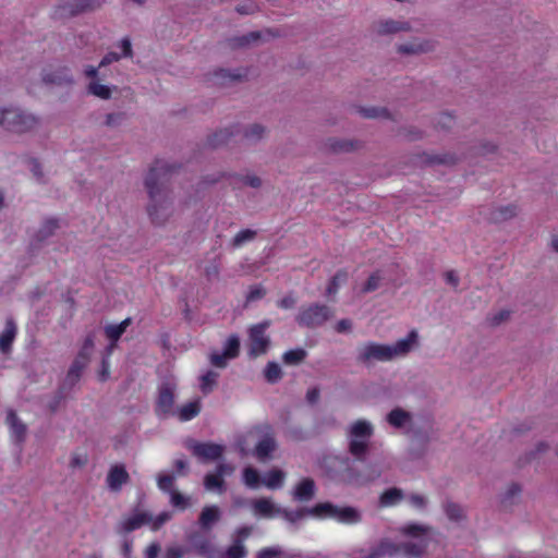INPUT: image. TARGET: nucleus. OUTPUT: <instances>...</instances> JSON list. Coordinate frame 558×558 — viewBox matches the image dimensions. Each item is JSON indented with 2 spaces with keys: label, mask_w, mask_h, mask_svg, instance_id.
<instances>
[{
  "label": "nucleus",
  "mask_w": 558,
  "mask_h": 558,
  "mask_svg": "<svg viewBox=\"0 0 558 558\" xmlns=\"http://www.w3.org/2000/svg\"><path fill=\"white\" fill-rule=\"evenodd\" d=\"M313 517L318 519H332L342 524H356L361 521V513L351 506L339 507L329 501L318 502L312 507Z\"/></svg>",
  "instance_id": "7ed1b4c3"
},
{
  "label": "nucleus",
  "mask_w": 558,
  "mask_h": 558,
  "mask_svg": "<svg viewBox=\"0 0 558 558\" xmlns=\"http://www.w3.org/2000/svg\"><path fill=\"white\" fill-rule=\"evenodd\" d=\"M187 448L195 457L204 461L219 460L225 452V447L222 445L214 442H199L191 440L187 444Z\"/></svg>",
  "instance_id": "9d476101"
},
{
  "label": "nucleus",
  "mask_w": 558,
  "mask_h": 558,
  "mask_svg": "<svg viewBox=\"0 0 558 558\" xmlns=\"http://www.w3.org/2000/svg\"><path fill=\"white\" fill-rule=\"evenodd\" d=\"M270 325V320L266 319L250 327L248 356L251 359H256L268 351L270 338L266 335V331Z\"/></svg>",
  "instance_id": "423d86ee"
},
{
  "label": "nucleus",
  "mask_w": 558,
  "mask_h": 558,
  "mask_svg": "<svg viewBox=\"0 0 558 558\" xmlns=\"http://www.w3.org/2000/svg\"><path fill=\"white\" fill-rule=\"evenodd\" d=\"M265 295H266V290L262 286H259V284L252 286L246 295V302H254L256 300H260Z\"/></svg>",
  "instance_id": "13d9d810"
},
{
  "label": "nucleus",
  "mask_w": 558,
  "mask_h": 558,
  "mask_svg": "<svg viewBox=\"0 0 558 558\" xmlns=\"http://www.w3.org/2000/svg\"><path fill=\"white\" fill-rule=\"evenodd\" d=\"M352 323L348 318L340 319L337 325L335 326V329L337 332L342 333L347 332L351 329Z\"/></svg>",
  "instance_id": "774afa93"
},
{
  "label": "nucleus",
  "mask_w": 558,
  "mask_h": 558,
  "mask_svg": "<svg viewBox=\"0 0 558 558\" xmlns=\"http://www.w3.org/2000/svg\"><path fill=\"white\" fill-rule=\"evenodd\" d=\"M402 533L412 536V537H418L423 534H425L426 529L423 525L411 523L407 524L401 529Z\"/></svg>",
  "instance_id": "603ef678"
},
{
  "label": "nucleus",
  "mask_w": 558,
  "mask_h": 558,
  "mask_svg": "<svg viewBox=\"0 0 558 558\" xmlns=\"http://www.w3.org/2000/svg\"><path fill=\"white\" fill-rule=\"evenodd\" d=\"M430 50V45L426 43H409L398 47L400 53H421Z\"/></svg>",
  "instance_id": "c9c22d12"
},
{
  "label": "nucleus",
  "mask_w": 558,
  "mask_h": 558,
  "mask_svg": "<svg viewBox=\"0 0 558 558\" xmlns=\"http://www.w3.org/2000/svg\"><path fill=\"white\" fill-rule=\"evenodd\" d=\"M129 480L130 475L124 465L116 464L110 468L106 482L110 490L119 492Z\"/></svg>",
  "instance_id": "ddd939ff"
},
{
  "label": "nucleus",
  "mask_w": 558,
  "mask_h": 558,
  "mask_svg": "<svg viewBox=\"0 0 558 558\" xmlns=\"http://www.w3.org/2000/svg\"><path fill=\"white\" fill-rule=\"evenodd\" d=\"M260 33L259 32H251L250 34L247 35H244V36H241V37H236V38H233L230 40V45L232 47H243V46H246L253 41H256L260 38Z\"/></svg>",
  "instance_id": "c03bdc74"
},
{
  "label": "nucleus",
  "mask_w": 558,
  "mask_h": 558,
  "mask_svg": "<svg viewBox=\"0 0 558 558\" xmlns=\"http://www.w3.org/2000/svg\"><path fill=\"white\" fill-rule=\"evenodd\" d=\"M246 555L247 550L241 539H235L226 553L227 558H245Z\"/></svg>",
  "instance_id": "37998d69"
},
{
  "label": "nucleus",
  "mask_w": 558,
  "mask_h": 558,
  "mask_svg": "<svg viewBox=\"0 0 558 558\" xmlns=\"http://www.w3.org/2000/svg\"><path fill=\"white\" fill-rule=\"evenodd\" d=\"M403 499V493L400 488L392 487L386 489L379 497L381 507H391L399 504Z\"/></svg>",
  "instance_id": "bb28decb"
},
{
  "label": "nucleus",
  "mask_w": 558,
  "mask_h": 558,
  "mask_svg": "<svg viewBox=\"0 0 558 558\" xmlns=\"http://www.w3.org/2000/svg\"><path fill=\"white\" fill-rule=\"evenodd\" d=\"M218 374L214 371H207L201 377V389L204 393H208L217 384Z\"/></svg>",
  "instance_id": "ea45409f"
},
{
  "label": "nucleus",
  "mask_w": 558,
  "mask_h": 558,
  "mask_svg": "<svg viewBox=\"0 0 558 558\" xmlns=\"http://www.w3.org/2000/svg\"><path fill=\"white\" fill-rule=\"evenodd\" d=\"M264 376L269 384H275L282 377L281 367L276 362H268L264 369Z\"/></svg>",
  "instance_id": "e433bc0d"
},
{
  "label": "nucleus",
  "mask_w": 558,
  "mask_h": 558,
  "mask_svg": "<svg viewBox=\"0 0 558 558\" xmlns=\"http://www.w3.org/2000/svg\"><path fill=\"white\" fill-rule=\"evenodd\" d=\"M282 550L278 547H264L257 551L256 558H280Z\"/></svg>",
  "instance_id": "6e6d98bb"
},
{
  "label": "nucleus",
  "mask_w": 558,
  "mask_h": 558,
  "mask_svg": "<svg viewBox=\"0 0 558 558\" xmlns=\"http://www.w3.org/2000/svg\"><path fill=\"white\" fill-rule=\"evenodd\" d=\"M175 387L170 383H163L158 389L155 403V413L158 417H167L175 414Z\"/></svg>",
  "instance_id": "1a4fd4ad"
},
{
  "label": "nucleus",
  "mask_w": 558,
  "mask_h": 558,
  "mask_svg": "<svg viewBox=\"0 0 558 558\" xmlns=\"http://www.w3.org/2000/svg\"><path fill=\"white\" fill-rule=\"evenodd\" d=\"M227 360H229V357L223 352L213 353L210 355V363L219 368H225L227 366Z\"/></svg>",
  "instance_id": "bf43d9fd"
},
{
  "label": "nucleus",
  "mask_w": 558,
  "mask_h": 558,
  "mask_svg": "<svg viewBox=\"0 0 558 558\" xmlns=\"http://www.w3.org/2000/svg\"><path fill=\"white\" fill-rule=\"evenodd\" d=\"M239 133L240 129L236 125L230 129L220 130L208 137L207 145L211 148H217L229 143L230 138Z\"/></svg>",
  "instance_id": "412c9836"
},
{
  "label": "nucleus",
  "mask_w": 558,
  "mask_h": 558,
  "mask_svg": "<svg viewBox=\"0 0 558 558\" xmlns=\"http://www.w3.org/2000/svg\"><path fill=\"white\" fill-rule=\"evenodd\" d=\"M418 335L416 330H411L403 339L398 340L390 345L392 359L408 354L417 343Z\"/></svg>",
  "instance_id": "f3484780"
},
{
  "label": "nucleus",
  "mask_w": 558,
  "mask_h": 558,
  "mask_svg": "<svg viewBox=\"0 0 558 558\" xmlns=\"http://www.w3.org/2000/svg\"><path fill=\"white\" fill-rule=\"evenodd\" d=\"M255 236H256V231L251 230V229H243V230L239 231L232 239V246L240 247L244 243L254 240Z\"/></svg>",
  "instance_id": "79ce46f5"
},
{
  "label": "nucleus",
  "mask_w": 558,
  "mask_h": 558,
  "mask_svg": "<svg viewBox=\"0 0 558 558\" xmlns=\"http://www.w3.org/2000/svg\"><path fill=\"white\" fill-rule=\"evenodd\" d=\"M360 112L365 118H381L388 116V111L385 108H362Z\"/></svg>",
  "instance_id": "4d7b16f0"
},
{
  "label": "nucleus",
  "mask_w": 558,
  "mask_h": 558,
  "mask_svg": "<svg viewBox=\"0 0 558 558\" xmlns=\"http://www.w3.org/2000/svg\"><path fill=\"white\" fill-rule=\"evenodd\" d=\"M87 356L80 352L78 356L74 360L72 363L69 372H68V378L71 380H77L81 376L82 371L84 369L86 365Z\"/></svg>",
  "instance_id": "473e14b6"
},
{
  "label": "nucleus",
  "mask_w": 558,
  "mask_h": 558,
  "mask_svg": "<svg viewBox=\"0 0 558 558\" xmlns=\"http://www.w3.org/2000/svg\"><path fill=\"white\" fill-rule=\"evenodd\" d=\"M201 412V403L198 400L191 401L180 408L175 409V414L179 421L187 422L196 417Z\"/></svg>",
  "instance_id": "5701e85b"
},
{
  "label": "nucleus",
  "mask_w": 558,
  "mask_h": 558,
  "mask_svg": "<svg viewBox=\"0 0 558 558\" xmlns=\"http://www.w3.org/2000/svg\"><path fill=\"white\" fill-rule=\"evenodd\" d=\"M243 482L246 486L254 488L260 483V475L257 470L246 466L243 470Z\"/></svg>",
  "instance_id": "a19ab883"
},
{
  "label": "nucleus",
  "mask_w": 558,
  "mask_h": 558,
  "mask_svg": "<svg viewBox=\"0 0 558 558\" xmlns=\"http://www.w3.org/2000/svg\"><path fill=\"white\" fill-rule=\"evenodd\" d=\"M132 319L130 317L123 319L118 325H107L105 327V335L110 342L116 344L121 336L125 332L126 328L131 325Z\"/></svg>",
  "instance_id": "393cba45"
},
{
  "label": "nucleus",
  "mask_w": 558,
  "mask_h": 558,
  "mask_svg": "<svg viewBox=\"0 0 558 558\" xmlns=\"http://www.w3.org/2000/svg\"><path fill=\"white\" fill-rule=\"evenodd\" d=\"M255 515L272 519L279 517L280 507L276 506L269 498L255 499L252 504Z\"/></svg>",
  "instance_id": "4468645a"
},
{
  "label": "nucleus",
  "mask_w": 558,
  "mask_h": 558,
  "mask_svg": "<svg viewBox=\"0 0 558 558\" xmlns=\"http://www.w3.org/2000/svg\"><path fill=\"white\" fill-rule=\"evenodd\" d=\"M175 168L174 165L157 159L145 179L149 196L147 211L155 225H161L168 215V182Z\"/></svg>",
  "instance_id": "f257e3e1"
},
{
  "label": "nucleus",
  "mask_w": 558,
  "mask_h": 558,
  "mask_svg": "<svg viewBox=\"0 0 558 558\" xmlns=\"http://www.w3.org/2000/svg\"><path fill=\"white\" fill-rule=\"evenodd\" d=\"M150 517L147 513L138 512L122 521V530L126 533L133 532L140 529L142 525L148 523Z\"/></svg>",
  "instance_id": "b1692460"
},
{
  "label": "nucleus",
  "mask_w": 558,
  "mask_h": 558,
  "mask_svg": "<svg viewBox=\"0 0 558 558\" xmlns=\"http://www.w3.org/2000/svg\"><path fill=\"white\" fill-rule=\"evenodd\" d=\"M310 515L313 517L312 507L299 508L295 510L281 508L279 513V517H282L286 521H288L291 524H295Z\"/></svg>",
  "instance_id": "a878e982"
},
{
  "label": "nucleus",
  "mask_w": 558,
  "mask_h": 558,
  "mask_svg": "<svg viewBox=\"0 0 558 558\" xmlns=\"http://www.w3.org/2000/svg\"><path fill=\"white\" fill-rule=\"evenodd\" d=\"M16 336V326L12 319H8L3 332L0 335V352L9 353Z\"/></svg>",
  "instance_id": "4be33fe9"
},
{
  "label": "nucleus",
  "mask_w": 558,
  "mask_h": 558,
  "mask_svg": "<svg viewBox=\"0 0 558 558\" xmlns=\"http://www.w3.org/2000/svg\"><path fill=\"white\" fill-rule=\"evenodd\" d=\"M98 74V69L92 65L86 66L85 75L90 78H96ZM88 93L97 96L101 99H109L111 96V90L108 86L100 84L99 82L93 80L88 84Z\"/></svg>",
  "instance_id": "2eb2a0df"
},
{
  "label": "nucleus",
  "mask_w": 558,
  "mask_h": 558,
  "mask_svg": "<svg viewBox=\"0 0 558 558\" xmlns=\"http://www.w3.org/2000/svg\"><path fill=\"white\" fill-rule=\"evenodd\" d=\"M220 519V510L217 506H206L203 508L198 523L202 530L209 531Z\"/></svg>",
  "instance_id": "6ab92c4d"
},
{
  "label": "nucleus",
  "mask_w": 558,
  "mask_h": 558,
  "mask_svg": "<svg viewBox=\"0 0 558 558\" xmlns=\"http://www.w3.org/2000/svg\"><path fill=\"white\" fill-rule=\"evenodd\" d=\"M277 447L272 435L266 434L255 446V456L258 460L268 459Z\"/></svg>",
  "instance_id": "aec40b11"
},
{
  "label": "nucleus",
  "mask_w": 558,
  "mask_h": 558,
  "mask_svg": "<svg viewBox=\"0 0 558 558\" xmlns=\"http://www.w3.org/2000/svg\"><path fill=\"white\" fill-rule=\"evenodd\" d=\"M43 81L46 84L56 85H71L73 83L72 75L66 66H61L54 71L45 70L43 73Z\"/></svg>",
  "instance_id": "dca6fc26"
},
{
  "label": "nucleus",
  "mask_w": 558,
  "mask_h": 558,
  "mask_svg": "<svg viewBox=\"0 0 558 558\" xmlns=\"http://www.w3.org/2000/svg\"><path fill=\"white\" fill-rule=\"evenodd\" d=\"M454 122V118L449 114V113H442L440 117H439V120L437 121V124L441 128V129H450L451 125L453 124Z\"/></svg>",
  "instance_id": "0e129e2a"
},
{
  "label": "nucleus",
  "mask_w": 558,
  "mask_h": 558,
  "mask_svg": "<svg viewBox=\"0 0 558 558\" xmlns=\"http://www.w3.org/2000/svg\"><path fill=\"white\" fill-rule=\"evenodd\" d=\"M223 353L229 359H235L240 353V339L236 335H231L225 344Z\"/></svg>",
  "instance_id": "4c0bfd02"
},
{
  "label": "nucleus",
  "mask_w": 558,
  "mask_h": 558,
  "mask_svg": "<svg viewBox=\"0 0 558 558\" xmlns=\"http://www.w3.org/2000/svg\"><path fill=\"white\" fill-rule=\"evenodd\" d=\"M306 355L307 353L304 349L298 348L284 352L282 355V360L286 364L295 365L303 362Z\"/></svg>",
  "instance_id": "f704fd0d"
},
{
  "label": "nucleus",
  "mask_w": 558,
  "mask_h": 558,
  "mask_svg": "<svg viewBox=\"0 0 558 558\" xmlns=\"http://www.w3.org/2000/svg\"><path fill=\"white\" fill-rule=\"evenodd\" d=\"M348 280V272L344 269H340L336 272L335 276L328 282L326 293L327 295L336 294L341 286Z\"/></svg>",
  "instance_id": "2f4dec72"
},
{
  "label": "nucleus",
  "mask_w": 558,
  "mask_h": 558,
  "mask_svg": "<svg viewBox=\"0 0 558 558\" xmlns=\"http://www.w3.org/2000/svg\"><path fill=\"white\" fill-rule=\"evenodd\" d=\"M7 424L10 427L11 436L14 438V440L17 444H21L24 441L26 436V425L20 421L17 417L15 411L9 410L7 414Z\"/></svg>",
  "instance_id": "a211bd4d"
},
{
  "label": "nucleus",
  "mask_w": 558,
  "mask_h": 558,
  "mask_svg": "<svg viewBox=\"0 0 558 558\" xmlns=\"http://www.w3.org/2000/svg\"><path fill=\"white\" fill-rule=\"evenodd\" d=\"M332 317V310L319 303H313L302 306L295 317V322L300 327L314 329L323 326Z\"/></svg>",
  "instance_id": "39448f33"
},
{
  "label": "nucleus",
  "mask_w": 558,
  "mask_h": 558,
  "mask_svg": "<svg viewBox=\"0 0 558 558\" xmlns=\"http://www.w3.org/2000/svg\"><path fill=\"white\" fill-rule=\"evenodd\" d=\"M243 75L241 73H232L225 69H219L214 73V80L221 85L226 84L227 82L240 81Z\"/></svg>",
  "instance_id": "58836bf2"
},
{
  "label": "nucleus",
  "mask_w": 558,
  "mask_h": 558,
  "mask_svg": "<svg viewBox=\"0 0 558 558\" xmlns=\"http://www.w3.org/2000/svg\"><path fill=\"white\" fill-rule=\"evenodd\" d=\"M518 208L515 205H507L498 207L492 211L490 220L494 222L506 221L517 215Z\"/></svg>",
  "instance_id": "c85d7f7f"
},
{
  "label": "nucleus",
  "mask_w": 558,
  "mask_h": 558,
  "mask_svg": "<svg viewBox=\"0 0 558 558\" xmlns=\"http://www.w3.org/2000/svg\"><path fill=\"white\" fill-rule=\"evenodd\" d=\"M373 434V425L365 420H357L351 424L348 430V450L356 460H365Z\"/></svg>",
  "instance_id": "f03ea898"
},
{
  "label": "nucleus",
  "mask_w": 558,
  "mask_h": 558,
  "mask_svg": "<svg viewBox=\"0 0 558 558\" xmlns=\"http://www.w3.org/2000/svg\"><path fill=\"white\" fill-rule=\"evenodd\" d=\"M446 514L452 521H459L463 517L462 508L453 502H449L446 506Z\"/></svg>",
  "instance_id": "8fccbe9b"
},
{
  "label": "nucleus",
  "mask_w": 558,
  "mask_h": 558,
  "mask_svg": "<svg viewBox=\"0 0 558 558\" xmlns=\"http://www.w3.org/2000/svg\"><path fill=\"white\" fill-rule=\"evenodd\" d=\"M87 463V456L81 453H73L70 461L72 469L84 466Z\"/></svg>",
  "instance_id": "052dcab7"
},
{
  "label": "nucleus",
  "mask_w": 558,
  "mask_h": 558,
  "mask_svg": "<svg viewBox=\"0 0 558 558\" xmlns=\"http://www.w3.org/2000/svg\"><path fill=\"white\" fill-rule=\"evenodd\" d=\"M157 483L159 489L171 494V492H173L172 486L174 483V476L169 474L159 475Z\"/></svg>",
  "instance_id": "5fc2aeb1"
},
{
  "label": "nucleus",
  "mask_w": 558,
  "mask_h": 558,
  "mask_svg": "<svg viewBox=\"0 0 558 558\" xmlns=\"http://www.w3.org/2000/svg\"><path fill=\"white\" fill-rule=\"evenodd\" d=\"M356 360L359 363L369 365L374 362H387L393 359L389 344L367 342L357 349Z\"/></svg>",
  "instance_id": "6e6552de"
},
{
  "label": "nucleus",
  "mask_w": 558,
  "mask_h": 558,
  "mask_svg": "<svg viewBox=\"0 0 558 558\" xmlns=\"http://www.w3.org/2000/svg\"><path fill=\"white\" fill-rule=\"evenodd\" d=\"M59 228V223L57 219H47L41 228L38 230L36 234V241L43 242L47 238L53 234V232Z\"/></svg>",
  "instance_id": "72a5a7b5"
},
{
  "label": "nucleus",
  "mask_w": 558,
  "mask_h": 558,
  "mask_svg": "<svg viewBox=\"0 0 558 558\" xmlns=\"http://www.w3.org/2000/svg\"><path fill=\"white\" fill-rule=\"evenodd\" d=\"M380 281H381L380 271L373 272L366 280L365 284L363 286L362 291L364 293H369V292L376 291L380 286Z\"/></svg>",
  "instance_id": "a18cd8bd"
},
{
  "label": "nucleus",
  "mask_w": 558,
  "mask_h": 558,
  "mask_svg": "<svg viewBox=\"0 0 558 558\" xmlns=\"http://www.w3.org/2000/svg\"><path fill=\"white\" fill-rule=\"evenodd\" d=\"M284 480V473L281 470L269 471L263 483L267 488L276 489L282 486Z\"/></svg>",
  "instance_id": "7c9ffc66"
},
{
  "label": "nucleus",
  "mask_w": 558,
  "mask_h": 558,
  "mask_svg": "<svg viewBox=\"0 0 558 558\" xmlns=\"http://www.w3.org/2000/svg\"><path fill=\"white\" fill-rule=\"evenodd\" d=\"M410 29L409 23L404 22H398L393 20H387L384 22H380L378 24L377 32L378 34L386 35V34H395L400 31H408Z\"/></svg>",
  "instance_id": "cd10ccee"
},
{
  "label": "nucleus",
  "mask_w": 558,
  "mask_h": 558,
  "mask_svg": "<svg viewBox=\"0 0 558 558\" xmlns=\"http://www.w3.org/2000/svg\"><path fill=\"white\" fill-rule=\"evenodd\" d=\"M234 468L228 463H219L214 473H207L204 477V486L207 490H218L220 494L226 490L225 476L231 475Z\"/></svg>",
  "instance_id": "9b49d317"
},
{
  "label": "nucleus",
  "mask_w": 558,
  "mask_h": 558,
  "mask_svg": "<svg viewBox=\"0 0 558 558\" xmlns=\"http://www.w3.org/2000/svg\"><path fill=\"white\" fill-rule=\"evenodd\" d=\"M205 276L208 280H213L218 278L219 276V265L214 263L205 268Z\"/></svg>",
  "instance_id": "338daca9"
},
{
  "label": "nucleus",
  "mask_w": 558,
  "mask_h": 558,
  "mask_svg": "<svg viewBox=\"0 0 558 558\" xmlns=\"http://www.w3.org/2000/svg\"><path fill=\"white\" fill-rule=\"evenodd\" d=\"M328 146L335 153L351 151L354 149L353 143L344 140H330Z\"/></svg>",
  "instance_id": "49530a36"
},
{
  "label": "nucleus",
  "mask_w": 558,
  "mask_h": 558,
  "mask_svg": "<svg viewBox=\"0 0 558 558\" xmlns=\"http://www.w3.org/2000/svg\"><path fill=\"white\" fill-rule=\"evenodd\" d=\"M124 118H125V114L122 112L108 113L106 117V124L108 126L119 125L122 122V120H124Z\"/></svg>",
  "instance_id": "680f3d73"
},
{
  "label": "nucleus",
  "mask_w": 558,
  "mask_h": 558,
  "mask_svg": "<svg viewBox=\"0 0 558 558\" xmlns=\"http://www.w3.org/2000/svg\"><path fill=\"white\" fill-rule=\"evenodd\" d=\"M410 421V414L403 409L396 408L391 410L387 415V422L397 428L404 426Z\"/></svg>",
  "instance_id": "c756f323"
},
{
  "label": "nucleus",
  "mask_w": 558,
  "mask_h": 558,
  "mask_svg": "<svg viewBox=\"0 0 558 558\" xmlns=\"http://www.w3.org/2000/svg\"><path fill=\"white\" fill-rule=\"evenodd\" d=\"M296 303V300L292 295H286L277 302L278 307L283 310L292 308Z\"/></svg>",
  "instance_id": "69168bd1"
},
{
  "label": "nucleus",
  "mask_w": 558,
  "mask_h": 558,
  "mask_svg": "<svg viewBox=\"0 0 558 558\" xmlns=\"http://www.w3.org/2000/svg\"><path fill=\"white\" fill-rule=\"evenodd\" d=\"M38 124V119L19 108L0 109V125L14 133L32 131Z\"/></svg>",
  "instance_id": "20e7f679"
},
{
  "label": "nucleus",
  "mask_w": 558,
  "mask_h": 558,
  "mask_svg": "<svg viewBox=\"0 0 558 558\" xmlns=\"http://www.w3.org/2000/svg\"><path fill=\"white\" fill-rule=\"evenodd\" d=\"M396 551V546L390 543H381L378 548H376L371 554V558H379L385 555H392Z\"/></svg>",
  "instance_id": "864d4df0"
},
{
  "label": "nucleus",
  "mask_w": 558,
  "mask_h": 558,
  "mask_svg": "<svg viewBox=\"0 0 558 558\" xmlns=\"http://www.w3.org/2000/svg\"><path fill=\"white\" fill-rule=\"evenodd\" d=\"M521 493V488L518 484L512 483L505 495L502 496L501 504L504 506H507L508 504L511 505L513 502V498L518 497Z\"/></svg>",
  "instance_id": "09e8293b"
},
{
  "label": "nucleus",
  "mask_w": 558,
  "mask_h": 558,
  "mask_svg": "<svg viewBox=\"0 0 558 558\" xmlns=\"http://www.w3.org/2000/svg\"><path fill=\"white\" fill-rule=\"evenodd\" d=\"M265 128L260 124H253L244 132V137L248 141H256L263 137Z\"/></svg>",
  "instance_id": "de8ad7c7"
},
{
  "label": "nucleus",
  "mask_w": 558,
  "mask_h": 558,
  "mask_svg": "<svg viewBox=\"0 0 558 558\" xmlns=\"http://www.w3.org/2000/svg\"><path fill=\"white\" fill-rule=\"evenodd\" d=\"M509 316H510V312L502 310V311L498 312L497 314H495L494 316H492L489 318V323L492 326H497V325L501 324L502 322H505L506 319H508Z\"/></svg>",
  "instance_id": "e2e57ef3"
},
{
  "label": "nucleus",
  "mask_w": 558,
  "mask_h": 558,
  "mask_svg": "<svg viewBox=\"0 0 558 558\" xmlns=\"http://www.w3.org/2000/svg\"><path fill=\"white\" fill-rule=\"evenodd\" d=\"M105 0H60L53 12L54 19H66L83 12L93 11L102 5Z\"/></svg>",
  "instance_id": "0eeeda50"
},
{
  "label": "nucleus",
  "mask_w": 558,
  "mask_h": 558,
  "mask_svg": "<svg viewBox=\"0 0 558 558\" xmlns=\"http://www.w3.org/2000/svg\"><path fill=\"white\" fill-rule=\"evenodd\" d=\"M316 493V485L313 478H302L293 488L292 498L299 502H307L312 500Z\"/></svg>",
  "instance_id": "f8f14e48"
},
{
  "label": "nucleus",
  "mask_w": 558,
  "mask_h": 558,
  "mask_svg": "<svg viewBox=\"0 0 558 558\" xmlns=\"http://www.w3.org/2000/svg\"><path fill=\"white\" fill-rule=\"evenodd\" d=\"M171 505L178 509L184 510L189 506V498L181 493L173 490L171 492Z\"/></svg>",
  "instance_id": "3c124183"
}]
</instances>
